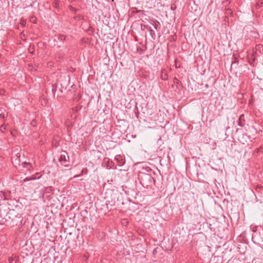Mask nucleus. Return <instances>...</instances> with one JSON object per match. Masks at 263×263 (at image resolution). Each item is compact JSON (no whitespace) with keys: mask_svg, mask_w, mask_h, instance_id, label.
<instances>
[{"mask_svg":"<svg viewBox=\"0 0 263 263\" xmlns=\"http://www.w3.org/2000/svg\"><path fill=\"white\" fill-rule=\"evenodd\" d=\"M138 179L141 185L146 189L151 186L154 181V178L150 175L142 172L138 173Z\"/></svg>","mask_w":263,"mask_h":263,"instance_id":"f257e3e1","label":"nucleus"},{"mask_svg":"<svg viewBox=\"0 0 263 263\" xmlns=\"http://www.w3.org/2000/svg\"><path fill=\"white\" fill-rule=\"evenodd\" d=\"M68 160L69 156L67 153L66 151H62L60 157L59 159V162L62 165L67 166H68V164H67L66 163L68 162Z\"/></svg>","mask_w":263,"mask_h":263,"instance_id":"f03ea898","label":"nucleus"},{"mask_svg":"<svg viewBox=\"0 0 263 263\" xmlns=\"http://www.w3.org/2000/svg\"><path fill=\"white\" fill-rule=\"evenodd\" d=\"M142 28H143V30H147L149 32L150 35L152 36L153 39H155V31L152 29L151 26L148 25H142Z\"/></svg>","mask_w":263,"mask_h":263,"instance_id":"7ed1b4c3","label":"nucleus"},{"mask_svg":"<svg viewBox=\"0 0 263 263\" xmlns=\"http://www.w3.org/2000/svg\"><path fill=\"white\" fill-rule=\"evenodd\" d=\"M161 79L163 80H167L168 79V74L165 69L161 70Z\"/></svg>","mask_w":263,"mask_h":263,"instance_id":"20e7f679","label":"nucleus"},{"mask_svg":"<svg viewBox=\"0 0 263 263\" xmlns=\"http://www.w3.org/2000/svg\"><path fill=\"white\" fill-rule=\"evenodd\" d=\"M7 114H5L4 110L2 108L0 109V118L3 120H5Z\"/></svg>","mask_w":263,"mask_h":263,"instance_id":"39448f33","label":"nucleus"},{"mask_svg":"<svg viewBox=\"0 0 263 263\" xmlns=\"http://www.w3.org/2000/svg\"><path fill=\"white\" fill-rule=\"evenodd\" d=\"M8 126V124H3L0 127V130L1 132L5 133V131L7 129Z\"/></svg>","mask_w":263,"mask_h":263,"instance_id":"423d86ee","label":"nucleus"},{"mask_svg":"<svg viewBox=\"0 0 263 263\" xmlns=\"http://www.w3.org/2000/svg\"><path fill=\"white\" fill-rule=\"evenodd\" d=\"M60 1L55 0L53 3V6L55 8H59L60 7Z\"/></svg>","mask_w":263,"mask_h":263,"instance_id":"0eeeda50","label":"nucleus"},{"mask_svg":"<svg viewBox=\"0 0 263 263\" xmlns=\"http://www.w3.org/2000/svg\"><path fill=\"white\" fill-rule=\"evenodd\" d=\"M66 35L64 34H60L58 36V39L61 41H63L66 39Z\"/></svg>","mask_w":263,"mask_h":263,"instance_id":"6e6552de","label":"nucleus"},{"mask_svg":"<svg viewBox=\"0 0 263 263\" xmlns=\"http://www.w3.org/2000/svg\"><path fill=\"white\" fill-rule=\"evenodd\" d=\"M36 179V178L35 177H33V176H32L31 177H26L24 180V181L26 182V181H30V180H35Z\"/></svg>","mask_w":263,"mask_h":263,"instance_id":"1a4fd4ad","label":"nucleus"},{"mask_svg":"<svg viewBox=\"0 0 263 263\" xmlns=\"http://www.w3.org/2000/svg\"><path fill=\"white\" fill-rule=\"evenodd\" d=\"M257 226H253V225H251L250 226V229L252 230V231L253 232H255L257 231Z\"/></svg>","mask_w":263,"mask_h":263,"instance_id":"9d476101","label":"nucleus"},{"mask_svg":"<svg viewBox=\"0 0 263 263\" xmlns=\"http://www.w3.org/2000/svg\"><path fill=\"white\" fill-rule=\"evenodd\" d=\"M69 9H70V10L71 11H72V12H76L77 11V9H76L75 8L73 7L71 5L69 6Z\"/></svg>","mask_w":263,"mask_h":263,"instance_id":"9b49d317","label":"nucleus"},{"mask_svg":"<svg viewBox=\"0 0 263 263\" xmlns=\"http://www.w3.org/2000/svg\"><path fill=\"white\" fill-rule=\"evenodd\" d=\"M239 121H241L245 122V117L243 115H241L240 116L239 118Z\"/></svg>","mask_w":263,"mask_h":263,"instance_id":"f8f14e48","label":"nucleus"},{"mask_svg":"<svg viewBox=\"0 0 263 263\" xmlns=\"http://www.w3.org/2000/svg\"><path fill=\"white\" fill-rule=\"evenodd\" d=\"M244 122L243 121H239V122L238 123V125L241 127H242L244 125Z\"/></svg>","mask_w":263,"mask_h":263,"instance_id":"ddd939ff","label":"nucleus"},{"mask_svg":"<svg viewBox=\"0 0 263 263\" xmlns=\"http://www.w3.org/2000/svg\"><path fill=\"white\" fill-rule=\"evenodd\" d=\"M8 261L9 263H13V259L12 257H9L8 258Z\"/></svg>","mask_w":263,"mask_h":263,"instance_id":"4468645a","label":"nucleus"},{"mask_svg":"<svg viewBox=\"0 0 263 263\" xmlns=\"http://www.w3.org/2000/svg\"><path fill=\"white\" fill-rule=\"evenodd\" d=\"M226 13L227 14H229V13H231V10L229 9H227V11H226Z\"/></svg>","mask_w":263,"mask_h":263,"instance_id":"2eb2a0df","label":"nucleus"},{"mask_svg":"<svg viewBox=\"0 0 263 263\" xmlns=\"http://www.w3.org/2000/svg\"><path fill=\"white\" fill-rule=\"evenodd\" d=\"M81 176V174H79V175H76L75 176H74V178H77V177H79Z\"/></svg>","mask_w":263,"mask_h":263,"instance_id":"dca6fc26","label":"nucleus"},{"mask_svg":"<svg viewBox=\"0 0 263 263\" xmlns=\"http://www.w3.org/2000/svg\"><path fill=\"white\" fill-rule=\"evenodd\" d=\"M68 1H69L70 3H72V2H73L74 1H75V0H68Z\"/></svg>","mask_w":263,"mask_h":263,"instance_id":"f3484780","label":"nucleus"},{"mask_svg":"<svg viewBox=\"0 0 263 263\" xmlns=\"http://www.w3.org/2000/svg\"><path fill=\"white\" fill-rule=\"evenodd\" d=\"M24 164H26V165H30V164L29 163L24 162Z\"/></svg>","mask_w":263,"mask_h":263,"instance_id":"a211bd4d","label":"nucleus"},{"mask_svg":"<svg viewBox=\"0 0 263 263\" xmlns=\"http://www.w3.org/2000/svg\"><path fill=\"white\" fill-rule=\"evenodd\" d=\"M257 46L259 47V48H260V47L261 46V45H258Z\"/></svg>","mask_w":263,"mask_h":263,"instance_id":"6ab92c4d","label":"nucleus"},{"mask_svg":"<svg viewBox=\"0 0 263 263\" xmlns=\"http://www.w3.org/2000/svg\"><path fill=\"white\" fill-rule=\"evenodd\" d=\"M78 109H79L78 107H76V109L75 110L77 111Z\"/></svg>","mask_w":263,"mask_h":263,"instance_id":"aec40b11","label":"nucleus"},{"mask_svg":"<svg viewBox=\"0 0 263 263\" xmlns=\"http://www.w3.org/2000/svg\"><path fill=\"white\" fill-rule=\"evenodd\" d=\"M30 53H32V54H33V51H30Z\"/></svg>","mask_w":263,"mask_h":263,"instance_id":"412c9836","label":"nucleus"},{"mask_svg":"<svg viewBox=\"0 0 263 263\" xmlns=\"http://www.w3.org/2000/svg\"><path fill=\"white\" fill-rule=\"evenodd\" d=\"M154 27H155V29H157V27H156V25H155V26H154Z\"/></svg>","mask_w":263,"mask_h":263,"instance_id":"4be33fe9","label":"nucleus"}]
</instances>
